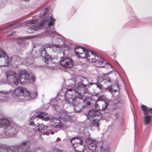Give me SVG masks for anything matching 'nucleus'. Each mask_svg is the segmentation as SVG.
Segmentation results:
<instances>
[{
    "mask_svg": "<svg viewBox=\"0 0 152 152\" xmlns=\"http://www.w3.org/2000/svg\"><path fill=\"white\" fill-rule=\"evenodd\" d=\"M87 58L89 61L95 62L97 61H99V67H104V65L107 64V62L104 59L100 57H99L97 55L93 53L92 52L88 50L87 51V53L86 54Z\"/></svg>",
    "mask_w": 152,
    "mask_h": 152,
    "instance_id": "obj_5",
    "label": "nucleus"
},
{
    "mask_svg": "<svg viewBox=\"0 0 152 152\" xmlns=\"http://www.w3.org/2000/svg\"><path fill=\"white\" fill-rule=\"evenodd\" d=\"M45 115L44 113H41L40 114H38L37 115H34V116H33L31 118L32 120L35 119V118L36 117L37 118L36 120H38L37 118H40L42 119L44 118V115Z\"/></svg>",
    "mask_w": 152,
    "mask_h": 152,
    "instance_id": "obj_22",
    "label": "nucleus"
},
{
    "mask_svg": "<svg viewBox=\"0 0 152 152\" xmlns=\"http://www.w3.org/2000/svg\"><path fill=\"white\" fill-rule=\"evenodd\" d=\"M0 152H13L10 148H4L3 146H0Z\"/></svg>",
    "mask_w": 152,
    "mask_h": 152,
    "instance_id": "obj_24",
    "label": "nucleus"
},
{
    "mask_svg": "<svg viewBox=\"0 0 152 152\" xmlns=\"http://www.w3.org/2000/svg\"><path fill=\"white\" fill-rule=\"evenodd\" d=\"M52 152H62V151L56 148H55L52 151Z\"/></svg>",
    "mask_w": 152,
    "mask_h": 152,
    "instance_id": "obj_31",
    "label": "nucleus"
},
{
    "mask_svg": "<svg viewBox=\"0 0 152 152\" xmlns=\"http://www.w3.org/2000/svg\"><path fill=\"white\" fill-rule=\"evenodd\" d=\"M152 117L150 115H147L144 117V121L145 124H148L151 121Z\"/></svg>",
    "mask_w": 152,
    "mask_h": 152,
    "instance_id": "obj_19",
    "label": "nucleus"
},
{
    "mask_svg": "<svg viewBox=\"0 0 152 152\" xmlns=\"http://www.w3.org/2000/svg\"><path fill=\"white\" fill-rule=\"evenodd\" d=\"M41 56L45 59V62L47 64H48L47 62L48 61V59L50 58V57L46 51L45 48H43L42 51L41 53Z\"/></svg>",
    "mask_w": 152,
    "mask_h": 152,
    "instance_id": "obj_15",
    "label": "nucleus"
},
{
    "mask_svg": "<svg viewBox=\"0 0 152 152\" xmlns=\"http://www.w3.org/2000/svg\"><path fill=\"white\" fill-rule=\"evenodd\" d=\"M11 91L12 96L18 101H21L25 98L30 99L31 97V93L22 87H18Z\"/></svg>",
    "mask_w": 152,
    "mask_h": 152,
    "instance_id": "obj_2",
    "label": "nucleus"
},
{
    "mask_svg": "<svg viewBox=\"0 0 152 152\" xmlns=\"http://www.w3.org/2000/svg\"><path fill=\"white\" fill-rule=\"evenodd\" d=\"M21 27V25L19 23H12L7 26L5 29L7 28L8 30H12Z\"/></svg>",
    "mask_w": 152,
    "mask_h": 152,
    "instance_id": "obj_14",
    "label": "nucleus"
},
{
    "mask_svg": "<svg viewBox=\"0 0 152 152\" xmlns=\"http://www.w3.org/2000/svg\"><path fill=\"white\" fill-rule=\"evenodd\" d=\"M76 152H83L85 149V146L83 144L78 143L75 147H74Z\"/></svg>",
    "mask_w": 152,
    "mask_h": 152,
    "instance_id": "obj_12",
    "label": "nucleus"
},
{
    "mask_svg": "<svg viewBox=\"0 0 152 152\" xmlns=\"http://www.w3.org/2000/svg\"><path fill=\"white\" fill-rule=\"evenodd\" d=\"M31 121L30 122V123H29V124L31 125H33L34 124V121H32V119H31Z\"/></svg>",
    "mask_w": 152,
    "mask_h": 152,
    "instance_id": "obj_38",
    "label": "nucleus"
},
{
    "mask_svg": "<svg viewBox=\"0 0 152 152\" xmlns=\"http://www.w3.org/2000/svg\"><path fill=\"white\" fill-rule=\"evenodd\" d=\"M148 111V114H149L150 113H152V108H149Z\"/></svg>",
    "mask_w": 152,
    "mask_h": 152,
    "instance_id": "obj_35",
    "label": "nucleus"
},
{
    "mask_svg": "<svg viewBox=\"0 0 152 152\" xmlns=\"http://www.w3.org/2000/svg\"><path fill=\"white\" fill-rule=\"evenodd\" d=\"M72 11L73 12L75 13L76 12V11L75 10H72Z\"/></svg>",
    "mask_w": 152,
    "mask_h": 152,
    "instance_id": "obj_41",
    "label": "nucleus"
},
{
    "mask_svg": "<svg viewBox=\"0 0 152 152\" xmlns=\"http://www.w3.org/2000/svg\"><path fill=\"white\" fill-rule=\"evenodd\" d=\"M75 51L76 55L80 58H86L88 50L84 48L76 47L75 48Z\"/></svg>",
    "mask_w": 152,
    "mask_h": 152,
    "instance_id": "obj_6",
    "label": "nucleus"
},
{
    "mask_svg": "<svg viewBox=\"0 0 152 152\" xmlns=\"http://www.w3.org/2000/svg\"><path fill=\"white\" fill-rule=\"evenodd\" d=\"M97 87H98L99 89H101L102 88V85L99 83H97L96 84Z\"/></svg>",
    "mask_w": 152,
    "mask_h": 152,
    "instance_id": "obj_33",
    "label": "nucleus"
},
{
    "mask_svg": "<svg viewBox=\"0 0 152 152\" xmlns=\"http://www.w3.org/2000/svg\"><path fill=\"white\" fill-rule=\"evenodd\" d=\"M43 119H44L45 121H48V120H49L50 118H49L48 117H46L45 118H43Z\"/></svg>",
    "mask_w": 152,
    "mask_h": 152,
    "instance_id": "obj_39",
    "label": "nucleus"
},
{
    "mask_svg": "<svg viewBox=\"0 0 152 152\" xmlns=\"http://www.w3.org/2000/svg\"><path fill=\"white\" fill-rule=\"evenodd\" d=\"M15 33V32H12L11 33V34H8L7 35V37H9V36H10L12 35V34H13V33Z\"/></svg>",
    "mask_w": 152,
    "mask_h": 152,
    "instance_id": "obj_37",
    "label": "nucleus"
},
{
    "mask_svg": "<svg viewBox=\"0 0 152 152\" xmlns=\"http://www.w3.org/2000/svg\"><path fill=\"white\" fill-rule=\"evenodd\" d=\"M7 79L8 81L17 85L19 80L21 84H24L27 82L29 77V75L25 70H21L19 72L18 75L19 78L17 77V74L14 71L10 70L5 73Z\"/></svg>",
    "mask_w": 152,
    "mask_h": 152,
    "instance_id": "obj_1",
    "label": "nucleus"
},
{
    "mask_svg": "<svg viewBox=\"0 0 152 152\" xmlns=\"http://www.w3.org/2000/svg\"><path fill=\"white\" fill-rule=\"evenodd\" d=\"M99 80H100V82H102L105 80H107L108 82H110L111 80L109 78H107V79H106L105 76L104 75L103 76H100L99 77Z\"/></svg>",
    "mask_w": 152,
    "mask_h": 152,
    "instance_id": "obj_26",
    "label": "nucleus"
},
{
    "mask_svg": "<svg viewBox=\"0 0 152 152\" xmlns=\"http://www.w3.org/2000/svg\"><path fill=\"white\" fill-rule=\"evenodd\" d=\"M25 1H29V0H25Z\"/></svg>",
    "mask_w": 152,
    "mask_h": 152,
    "instance_id": "obj_43",
    "label": "nucleus"
},
{
    "mask_svg": "<svg viewBox=\"0 0 152 152\" xmlns=\"http://www.w3.org/2000/svg\"><path fill=\"white\" fill-rule=\"evenodd\" d=\"M55 19L54 18L53 16H50V18H43L40 22L38 24L36 23L38 22L37 20H31L29 23L31 24V26L29 27V29L34 31H37L40 28L45 25L48 24L49 26H53L54 23Z\"/></svg>",
    "mask_w": 152,
    "mask_h": 152,
    "instance_id": "obj_3",
    "label": "nucleus"
},
{
    "mask_svg": "<svg viewBox=\"0 0 152 152\" xmlns=\"http://www.w3.org/2000/svg\"><path fill=\"white\" fill-rule=\"evenodd\" d=\"M108 104L105 103L103 102L102 104H100L99 106V110H100L102 111H103L106 110L108 106Z\"/></svg>",
    "mask_w": 152,
    "mask_h": 152,
    "instance_id": "obj_21",
    "label": "nucleus"
},
{
    "mask_svg": "<svg viewBox=\"0 0 152 152\" xmlns=\"http://www.w3.org/2000/svg\"><path fill=\"white\" fill-rule=\"evenodd\" d=\"M74 89L72 88H69L67 90L66 92L69 91H71ZM75 93L77 94L75 96L77 98L79 99H82L83 97L85 96L84 95L88 92V89L87 88V86L83 83H79L77 86L74 89Z\"/></svg>",
    "mask_w": 152,
    "mask_h": 152,
    "instance_id": "obj_4",
    "label": "nucleus"
},
{
    "mask_svg": "<svg viewBox=\"0 0 152 152\" xmlns=\"http://www.w3.org/2000/svg\"><path fill=\"white\" fill-rule=\"evenodd\" d=\"M60 64L63 67L68 69L72 68L74 65V63L71 58H66L60 61Z\"/></svg>",
    "mask_w": 152,
    "mask_h": 152,
    "instance_id": "obj_7",
    "label": "nucleus"
},
{
    "mask_svg": "<svg viewBox=\"0 0 152 152\" xmlns=\"http://www.w3.org/2000/svg\"><path fill=\"white\" fill-rule=\"evenodd\" d=\"M65 117H62V119L65 121H68V119L69 118V116L67 115L66 114H65Z\"/></svg>",
    "mask_w": 152,
    "mask_h": 152,
    "instance_id": "obj_30",
    "label": "nucleus"
},
{
    "mask_svg": "<svg viewBox=\"0 0 152 152\" xmlns=\"http://www.w3.org/2000/svg\"><path fill=\"white\" fill-rule=\"evenodd\" d=\"M102 116V114L100 113L99 111L94 110H89L88 113L87 118L89 120L94 118V117Z\"/></svg>",
    "mask_w": 152,
    "mask_h": 152,
    "instance_id": "obj_11",
    "label": "nucleus"
},
{
    "mask_svg": "<svg viewBox=\"0 0 152 152\" xmlns=\"http://www.w3.org/2000/svg\"><path fill=\"white\" fill-rule=\"evenodd\" d=\"M8 132L10 133L9 135L10 136H11V134H15L17 132L15 128L13 127H11L8 130Z\"/></svg>",
    "mask_w": 152,
    "mask_h": 152,
    "instance_id": "obj_25",
    "label": "nucleus"
},
{
    "mask_svg": "<svg viewBox=\"0 0 152 152\" xmlns=\"http://www.w3.org/2000/svg\"><path fill=\"white\" fill-rule=\"evenodd\" d=\"M0 125L7 127L10 125V122L7 119L1 118L0 119Z\"/></svg>",
    "mask_w": 152,
    "mask_h": 152,
    "instance_id": "obj_16",
    "label": "nucleus"
},
{
    "mask_svg": "<svg viewBox=\"0 0 152 152\" xmlns=\"http://www.w3.org/2000/svg\"><path fill=\"white\" fill-rule=\"evenodd\" d=\"M99 104L97 103H96V104H95V107L98 110H99Z\"/></svg>",
    "mask_w": 152,
    "mask_h": 152,
    "instance_id": "obj_34",
    "label": "nucleus"
},
{
    "mask_svg": "<svg viewBox=\"0 0 152 152\" xmlns=\"http://www.w3.org/2000/svg\"><path fill=\"white\" fill-rule=\"evenodd\" d=\"M105 99V96L104 95H101L99 96L98 98V100L99 101H102Z\"/></svg>",
    "mask_w": 152,
    "mask_h": 152,
    "instance_id": "obj_28",
    "label": "nucleus"
},
{
    "mask_svg": "<svg viewBox=\"0 0 152 152\" xmlns=\"http://www.w3.org/2000/svg\"><path fill=\"white\" fill-rule=\"evenodd\" d=\"M54 32L55 30L53 28L52 29V30L51 31H49V32H50L51 33H54Z\"/></svg>",
    "mask_w": 152,
    "mask_h": 152,
    "instance_id": "obj_36",
    "label": "nucleus"
},
{
    "mask_svg": "<svg viewBox=\"0 0 152 152\" xmlns=\"http://www.w3.org/2000/svg\"><path fill=\"white\" fill-rule=\"evenodd\" d=\"M90 99V98L89 97H86L84 99V102L86 103L87 105H90L91 104V103L90 102L88 101V100Z\"/></svg>",
    "mask_w": 152,
    "mask_h": 152,
    "instance_id": "obj_27",
    "label": "nucleus"
},
{
    "mask_svg": "<svg viewBox=\"0 0 152 152\" xmlns=\"http://www.w3.org/2000/svg\"><path fill=\"white\" fill-rule=\"evenodd\" d=\"M141 108L143 111V113L145 115L148 114V111L149 108L145 105H142L141 106Z\"/></svg>",
    "mask_w": 152,
    "mask_h": 152,
    "instance_id": "obj_23",
    "label": "nucleus"
},
{
    "mask_svg": "<svg viewBox=\"0 0 152 152\" xmlns=\"http://www.w3.org/2000/svg\"><path fill=\"white\" fill-rule=\"evenodd\" d=\"M51 134H54V132H51Z\"/></svg>",
    "mask_w": 152,
    "mask_h": 152,
    "instance_id": "obj_42",
    "label": "nucleus"
},
{
    "mask_svg": "<svg viewBox=\"0 0 152 152\" xmlns=\"http://www.w3.org/2000/svg\"><path fill=\"white\" fill-rule=\"evenodd\" d=\"M49 47L52 48L53 50L55 52H58L59 53L61 52L62 49L61 47L55 44L51 45Z\"/></svg>",
    "mask_w": 152,
    "mask_h": 152,
    "instance_id": "obj_13",
    "label": "nucleus"
},
{
    "mask_svg": "<svg viewBox=\"0 0 152 152\" xmlns=\"http://www.w3.org/2000/svg\"><path fill=\"white\" fill-rule=\"evenodd\" d=\"M46 131L45 134H48L46 133Z\"/></svg>",
    "mask_w": 152,
    "mask_h": 152,
    "instance_id": "obj_44",
    "label": "nucleus"
},
{
    "mask_svg": "<svg viewBox=\"0 0 152 152\" xmlns=\"http://www.w3.org/2000/svg\"><path fill=\"white\" fill-rule=\"evenodd\" d=\"M97 118H95L92 121L93 126L99 127V122L102 118V116L98 117Z\"/></svg>",
    "mask_w": 152,
    "mask_h": 152,
    "instance_id": "obj_17",
    "label": "nucleus"
},
{
    "mask_svg": "<svg viewBox=\"0 0 152 152\" xmlns=\"http://www.w3.org/2000/svg\"><path fill=\"white\" fill-rule=\"evenodd\" d=\"M38 129L40 132H44L46 131V129L48 128V127L46 126H45L42 124H38Z\"/></svg>",
    "mask_w": 152,
    "mask_h": 152,
    "instance_id": "obj_18",
    "label": "nucleus"
},
{
    "mask_svg": "<svg viewBox=\"0 0 152 152\" xmlns=\"http://www.w3.org/2000/svg\"><path fill=\"white\" fill-rule=\"evenodd\" d=\"M3 57L5 59H8V58L7 54L5 53L4 50L0 48V58Z\"/></svg>",
    "mask_w": 152,
    "mask_h": 152,
    "instance_id": "obj_20",
    "label": "nucleus"
},
{
    "mask_svg": "<svg viewBox=\"0 0 152 152\" xmlns=\"http://www.w3.org/2000/svg\"><path fill=\"white\" fill-rule=\"evenodd\" d=\"M61 140V139L59 138H58L56 140V141H59Z\"/></svg>",
    "mask_w": 152,
    "mask_h": 152,
    "instance_id": "obj_40",
    "label": "nucleus"
},
{
    "mask_svg": "<svg viewBox=\"0 0 152 152\" xmlns=\"http://www.w3.org/2000/svg\"><path fill=\"white\" fill-rule=\"evenodd\" d=\"M52 125L56 129H61L64 126L63 124L57 118H53L51 120Z\"/></svg>",
    "mask_w": 152,
    "mask_h": 152,
    "instance_id": "obj_10",
    "label": "nucleus"
},
{
    "mask_svg": "<svg viewBox=\"0 0 152 152\" xmlns=\"http://www.w3.org/2000/svg\"><path fill=\"white\" fill-rule=\"evenodd\" d=\"M29 145L30 143L28 142H23L21 145L20 148L19 149V151H21L22 152H36L38 150L39 151V149L38 148L35 150L34 152L31 151L29 150Z\"/></svg>",
    "mask_w": 152,
    "mask_h": 152,
    "instance_id": "obj_8",
    "label": "nucleus"
},
{
    "mask_svg": "<svg viewBox=\"0 0 152 152\" xmlns=\"http://www.w3.org/2000/svg\"><path fill=\"white\" fill-rule=\"evenodd\" d=\"M45 12L44 10L41 12L40 14L41 16H44L45 15L46 13L48 12V9L47 8H46L45 9Z\"/></svg>",
    "mask_w": 152,
    "mask_h": 152,
    "instance_id": "obj_29",
    "label": "nucleus"
},
{
    "mask_svg": "<svg viewBox=\"0 0 152 152\" xmlns=\"http://www.w3.org/2000/svg\"><path fill=\"white\" fill-rule=\"evenodd\" d=\"M77 139V137H72L70 139V142H71V143L72 144V145L73 147H74V143H73L72 141L73 140H75V139Z\"/></svg>",
    "mask_w": 152,
    "mask_h": 152,
    "instance_id": "obj_32",
    "label": "nucleus"
},
{
    "mask_svg": "<svg viewBox=\"0 0 152 152\" xmlns=\"http://www.w3.org/2000/svg\"><path fill=\"white\" fill-rule=\"evenodd\" d=\"M97 142L95 140H90L86 143V145L90 151H94L96 150L98 144Z\"/></svg>",
    "mask_w": 152,
    "mask_h": 152,
    "instance_id": "obj_9",
    "label": "nucleus"
}]
</instances>
